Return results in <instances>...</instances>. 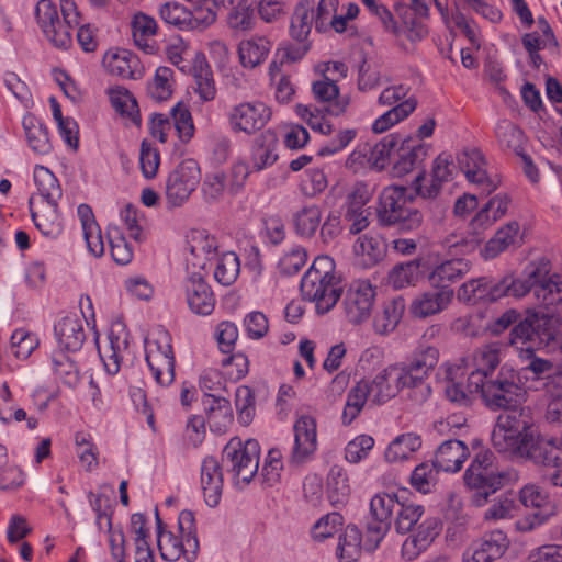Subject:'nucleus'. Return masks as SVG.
Masks as SVG:
<instances>
[{
    "label": "nucleus",
    "instance_id": "f257e3e1",
    "mask_svg": "<svg viewBox=\"0 0 562 562\" xmlns=\"http://www.w3.org/2000/svg\"><path fill=\"white\" fill-rule=\"evenodd\" d=\"M468 389L469 393H480L486 407L492 411L516 407L526 393L519 373L508 367H502L497 373L486 378L479 373L469 374Z\"/></svg>",
    "mask_w": 562,
    "mask_h": 562
},
{
    "label": "nucleus",
    "instance_id": "f03ea898",
    "mask_svg": "<svg viewBox=\"0 0 562 562\" xmlns=\"http://www.w3.org/2000/svg\"><path fill=\"white\" fill-rule=\"evenodd\" d=\"M304 300L315 303L317 313L329 312L341 295L335 262L329 256H318L305 272L300 285Z\"/></svg>",
    "mask_w": 562,
    "mask_h": 562
},
{
    "label": "nucleus",
    "instance_id": "7ed1b4c3",
    "mask_svg": "<svg viewBox=\"0 0 562 562\" xmlns=\"http://www.w3.org/2000/svg\"><path fill=\"white\" fill-rule=\"evenodd\" d=\"M413 198L405 187L390 186L379 195L375 214L381 226H396L400 232H416L424 223L423 213L409 206Z\"/></svg>",
    "mask_w": 562,
    "mask_h": 562
},
{
    "label": "nucleus",
    "instance_id": "20e7f679",
    "mask_svg": "<svg viewBox=\"0 0 562 562\" xmlns=\"http://www.w3.org/2000/svg\"><path fill=\"white\" fill-rule=\"evenodd\" d=\"M496 457L491 450H482L475 454L463 475V482L472 492L471 502L481 507L496 493L506 477L495 463Z\"/></svg>",
    "mask_w": 562,
    "mask_h": 562
},
{
    "label": "nucleus",
    "instance_id": "39448f33",
    "mask_svg": "<svg viewBox=\"0 0 562 562\" xmlns=\"http://www.w3.org/2000/svg\"><path fill=\"white\" fill-rule=\"evenodd\" d=\"M178 530L181 539H178L170 531L159 532L157 542L160 555L166 561H177L183 555L188 562H192L198 557L199 540L195 518L191 510L186 509L180 513Z\"/></svg>",
    "mask_w": 562,
    "mask_h": 562
},
{
    "label": "nucleus",
    "instance_id": "423d86ee",
    "mask_svg": "<svg viewBox=\"0 0 562 562\" xmlns=\"http://www.w3.org/2000/svg\"><path fill=\"white\" fill-rule=\"evenodd\" d=\"M507 411L497 417L492 431V443L497 451L515 456L522 446L525 435H532L535 430L522 409L514 407Z\"/></svg>",
    "mask_w": 562,
    "mask_h": 562
},
{
    "label": "nucleus",
    "instance_id": "0eeeda50",
    "mask_svg": "<svg viewBox=\"0 0 562 562\" xmlns=\"http://www.w3.org/2000/svg\"><path fill=\"white\" fill-rule=\"evenodd\" d=\"M260 447L257 440L248 439L244 443L233 438L224 447L222 461L233 474L236 483L248 484L259 468Z\"/></svg>",
    "mask_w": 562,
    "mask_h": 562
},
{
    "label": "nucleus",
    "instance_id": "6e6552de",
    "mask_svg": "<svg viewBox=\"0 0 562 562\" xmlns=\"http://www.w3.org/2000/svg\"><path fill=\"white\" fill-rule=\"evenodd\" d=\"M408 88L403 85L385 88L378 98V103L383 106H392L389 111L378 117L372 130L374 133H383L394 124L407 117L417 105L414 98H406Z\"/></svg>",
    "mask_w": 562,
    "mask_h": 562
},
{
    "label": "nucleus",
    "instance_id": "1a4fd4ad",
    "mask_svg": "<svg viewBox=\"0 0 562 562\" xmlns=\"http://www.w3.org/2000/svg\"><path fill=\"white\" fill-rule=\"evenodd\" d=\"M200 182V168L196 161L187 159L180 162L166 180L165 195L169 207L183 205Z\"/></svg>",
    "mask_w": 562,
    "mask_h": 562
},
{
    "label": "nucleus",
    "instance_id": "9d476101",
    "mask_svg": "<svg viewBox=\"0 0 562 562\" xmlns=\"http://www.w3.org/2000/svg\"><path fill=\"white\" fill-rule=\"evenodd\" d=\"M522 446L515 454L543 468H559L562 465V449L560 442L553 438L541 437L536 431L525 435Z\"/></svg>",
    "mask_w": 562,
    "mask_h": 562
},
{
    "label": "nucleus",
    "instance_id": "9b49d317",
    "mask_svg": "<svg viewBox=\"0 0 562 562\" xmlns=\"http://www.w3.org/2000/svg\"><path fill=\"white\" fill-rule=\"evenodd\" d=\"M439 360V350L436 347H425L413 353V356L405 362H400L397 366L405 373L406 380L412 389L419 387L423 397H427L430 393V387L424 384V381L429 376L430 372L435 369Z\"/></svg>",
    "mask_w": 562,
    "mask_h": 562
},
{
    "label": "nucleus",
    "instance_id": "f8f14e48",
    "mask_svg": "<svg viewBox=\"0 0 562 562\" xmlns=\"http://www.w3.org/2000/svg\"><path fill=\"white\" fill-rule=\"evenodd\" d=\"M270 109L260 101L243 102L234 105L228 114L233 131L248 135L261 130L270 120Z\"/></svg>",
    "mask_w": 562,
    "mask_h": 562
},
{
    "label": "nucleus",
    "instance_id": "ddd939ff",
    "mask_svg": "<svg viewBox=\"0 0 562 562\" xmlns=\"http://www.w3.org/2000/svg\"><path fill=\"white\" fill-rule=\"evenodd\" d=\"M375 291L368 281L353 282L346 292L344 310L347 319L360 324L371 315Z\"/></svg>",
    "mask_w": 562,
    "mask_h": 562
},
{
    "label": "nucleus",
    "instance_id": "4468645a",
    "mask_svg": "<svg viewBox=\"0 0 562 562\" xmlns=\"http://www.w3.org/2000/svg\"><path fill=\"white\" fill-rule=\"evenodd\" d=\"M405 373L397 363L390 364L379 372L369 386L371 390V402L376 405L384 404L395 397L401 390L411 387Z\"/></svg>",
    "mask_w": 562,
    "mask_h": 562
},
{
    "label": "nucleus",
    "instance_id": "2eb2a0df",
    "mask_svg": "<svg viewBox=\"0 0 562 562\" xmlns=\"http://www.w3.org/2000/svg\"><path fill=\"white\" fill-rule=\"evenodd\" d=\"M29 207L36 228L46 237L57 238L64 229L59 212V201L29 199Z\"/></svg>",
    "mask_w": 562,
    "mask_h": 562
},
{
    "label": "nucleus",
    "instance_id": "dca6fc26",
    "mask_svg": "<svg viewBox=\"0 0 562 562\" xmlns=\"http://www.w3.org/2000/svg\"><path fill=\"white\" fill-rule=\"evenodd\" d=\"M457 160L468 181L479 186L485 194L498 188L499 181L487 176L486 161L477 148H464L458 154Z\"/></svg>",
    "mask_w": 562,
    "mask_h": 562
},
{
    "label": "nucleus",
    "instance_id": "f3484780",
    "mask_svg": "<svg viewBox=\"0 0 562 562\" xmlns=\"http://www.w3.org/2000/svg\"><path fill=\"white\" fill-rule=\"evenodd\" d=\"M188 251L187 269L205 270L207 263L216 257L217 244L213 236L204 231H192L187 237Z\"/></svg>",
    "mask_w": 562,
    "mask_h": 562
},
{
    "label": "nucleus",
    "instance_id": "a211bd4d",
    "mask_svg": "<svg viewBox=\"0 0 562 562\" xmlns=\"http://www.w3.org/2000/svg\"><path fill=\"white\" fill-rule=\"evenodd\" d=\"M183 283L189 308L199 315H210L215 305L214 294L200 271L189 272Z\"/></svg>",
    "mask_w": 562,
    "mask_h": 562
},
{
    "label": "nucleus",
    "instance_id": "6ab92c4d",
    "mask_svg": "<svg viewBox=\"0 0 562 562\" xmlns=\"http://www.w3.org/2000/svg\"><path fill=\"white\" fill-rule=\"evenodd\" d=\"M294 447L290 461L302 464L311 458L317 447L316 422L311 416H301L294 424Z\"/></svg>",
    "mask_w": 562,
    "mask_h": 562
},
{
    "label": "nucleus",
    "instance_id": "aec40b11",
    "mask_svg": "<svg viewBox=\"0 0 562 562\" xmlns=\"http://www.w3.org/2000/svg\"><path fill=\"white\" fill-rule=\"evenodd\" d=\"M457 172L450 155L440 154L432 164L431 179L429 186H422L425 173H419L415 179L416 190L425 199L436 198L443 182L451 181Z\"/></svg>",
    "mask_w": 562,
    "mask_h": 562
},
{
    "label": "nucleus",
    "instance_id": "412c9836",
    "mask_svg": "<svg viewBox=\"0 0 562 562\" xmlns=\"http://www.w3.org/2000/svg\"><path fill=\"white\" fill-rule=\"evenodd\" d=\"M312 92L314 100L323 108L327 114L339 116L344 114L350 103L348 95H340L339 88L334 80L323 77L313 82Z\"/></svg>",
    "mask_w": 562,
    "mask_h": 562
},
{
    "label": "nucleus",
    "instance_id": "4be33fe9",
    "mask_svg": "<svg viewBox=\"0 0 562 562\" xmlns=\"http://www.w3.org/2000/svg\"><path fill=\"white\" fill-rule=\"evenodd\" d=\"M352 249L356 265L367 269L376 266L386 257L387 245L379 234L367 233L356 239Z\"/></svg>",
    "mask_w": 562,
    "mask_h": 562
},
{
    "label": "nucleus",
    "instance_id": "5701e85b",
    "mask_svg": "<svg viewBox=\"0 0 562 562\" xmlns=\"http://www.w3.org/2000/svg\"><path fill=\"white\" fill-rule=\"evenodd\" d=\"M103 66L111 75L124 79H139L144 75L139 58L127 49L106 52Z\"/></svg>",
    "mask_w": 562,
    "mask_h": 562
},
{
    "label": "nucleus",
    "instance_id": "b1692460",
    "mask_svg": "<svg viewBox=\"0 0 562 562\" xmlns=\"http://www.w3.org/2000/svg\"><path fill=\"white\" fill-rule=\"evenodd\" d=\"M278 137L268 130L257 136L252 143L247 165L254 172L271 167L278 160Z\"/></svg>",
    "mask_w": 562,
    "mask_h": 562
},
{
    "label": "nucleus",
    "instance_id": "393cba45",
    "mask_svg": "<svg viewBox=\"0 0 562 562\" xmlns=\"http://www.w3.org/2000/svg\"><path fill=\"white\" fill-rule=\"evenodd\" d=\"M537 311H543L542 318L562 322V277L537 288L533 292Z\"/></svg>",
    "mask_w": 562,
    "mask_h": 562
},
{
    "label": "nucleus",
    "instance_id": "a878e982",
    "mask_svg": "<svg viewBox=\"0 0 562 562\" xmlns=\"http://www.w3.org/2000/svg\"><path fill=\"white\" fill-rule=\"evenodd\" d=\"M201 486L205 503L210 507L218 505L223 491V473L214 457H206L201 467Z\"/></svg>",
    "mask_w": 562,
    "mask_h": 562
},
{
    "label": "nucleus",
    "instance_id": "bb28decb",
    "mask_svg": "<svg viewBox=\"0 0 562 562\" xmlns=\"http://www.w3.org/2000/svg\"><path fill=\"white\" fill-rule=\"evenodd\" d=\"M469 457V448L461 440H447L435 452L434 464L437 470L456 473L461 470Z\"/></svg>",
    "mask_w": 562,
    "mask_h": 562
},
{
    "label": "nucleus",
    "instance_id": "cd10ccee",
    "mask_svg": "<svg viewBox=\"0 0 562 562\" xmlns=\"http://www.w3.org/2000/svg\"><path fill=\"white\" fill-rule=\"evenodd\" d=\"M454 292L452 289H437L417 296L411 305V312L415 317L426 318L440 313L450 304Z\"/></svg>",
    "mask_w": 562,
    "mask_h": 562
},
{
    "label": "nucleus",
    "instance_id": "c85d7f7f",
    "mask_svg": "<svg viewBox=\"0 0 562 562\" xmlns=\"http://www.w3.org/2000/svg\"><path fill=\"white\" fill-rule=\"evenodd\" d=\"M471 263L464 258L448 259L438 265L429 274V282L436 289H450V284L469 273Z\"/></svg>",
    "mask_w": 562,
    "mask_h": 562
},
{
    "label": "nucleus",
    "instance_id": "c756f323",
    "mask_svg": "<svg viewBox=\"0 0 562 562\" xmlns=\"http://www.w3.org/2000/svg\"><path fill=\"white\" fill-rule=\"evenodd\" d=\"M55 334L59 346L69 351L79 350L86 340L83 321L77 315L63 317L55 325Z\"/></svg>",
    "mask_w": 562,
    "mask_h": 562
},
{
    "label": "nucleus",
    "instance_id": "7c9ffc66",
    "mask_svg": "<svg viewBox=\"0 0 562 562\" xmlns=\"http://www.w3.org/2000/svg\"><path fill=\"white\" fill-rule=\"evenodd\" d=\"M508 544L507 536L501 530H494L482 539L468 562H492L504 554Z\"/></svg>",
    "mask_w": 562,
    "mask_h": 562
},
{
    "label": "nucleus",
    "instance_id": "2f4dec72",
    "mask_svg": "<svg viewBox=\"0 0 562 562\" xmlns=\"http://www.w3.org/2000/svg\"><path fill=\"white\" fill-rule=\"evenodd\" d=\"M315 0H300L291 18L290 34L297 42L306 41L314 21Z\"/></svg>",
    "mask_w": 562,
    "mask_h": 562
},
{
    "label": "nucleus",
    "instance_id": "473e14b6",
    "mask_svg": "<svg viewBox=\"0 0 562 562\" xmlns=\"http://www.w3.org/2000/svg\"><path fill=\"white\" fill-rule=\"evenodd\" d=\"M270 49L271 43L262 36L241 41L238 46L240 64L244 67L255 68L267 58Z\"/></svg>",
    "mask_w": 562,
    "mask_h": 562
},
{
    "label": "nucleus",
    "instance_id": "72a5a7b5",
    "mask_svg": "<svg viewBox=\"0 0 562 562\" xmlns=\"http://www.w3.org/2000/svg\"><path fill=\"white\" fill-rule=\"evenodd\" d=\"M131 27L135 44L146 54H155V45L148 42V38L154 36L157 32L155 19L143 12H138L134 14Z\"/></svg>",
    "mask_w": 562,
    "mask_h": 562
},
{
    "label": "nucleus",
    "instance_id": "f704fd0d",
    "mask_svg": "<svg viewBox=\"0 0 562 562\" xmlns=\"http://www.w3.org/2000/svg\"><path fill=\"white\" fill-rule=\"evenodd\" d=\"M405 311V301L398 296L387 302L383 311L374 317L373 327L376 334L387 335L400 323Z\"/></svg>",
    "mask_w": 562,
    "mask_h": 562
},
{
    "label": "nucleus",
    "instance_id": "c9c22d12",
    "mask_svg": "<svg viewBox=\"0 0 562 562\" xmlns=\"http://www.w3.org/2000/svg\"><path fill=\"white\" fill-rule=\"evenodd\" d=\"M23 127L30 147L34 153L46 155L52 150L46 126L34 115L23 117Z\"/></svg>",
    "mask_w": 562,
    "mask_h": 562
},
{
    "label": "nucleus",
    "instance_id": "e433bc0d",
    "mask_svg": "<svg viewBox=\"0 0 562 562\" xmlns=\"http://www.w3.org/2000/svg\"><path fill=\"white\" fill-rule=\"evenodd\" d=\"M327 496L334 507L346 505L350 497L347 473L342 468L334 465L327 476Z\"/></svg>",
    "mask_w": 562,
    "mask_h": 562
},
{
    "label": "nucleus",
    "instance_id": "4c0bfd02",
    "mask_svg": "<svg viewBox=\"0 0 562 562\" xmlns=\"http://www.w3.org/2000/svg\"><path fill=\"white\" fill-rule=\"evenodd\" d=\"M33 178L37 188V193L34 195L37 199L59 201L63 198L59 181L48 168L40 165L35 166Z\"/></svg>",
    "mask_w": 562,
    "mask_h": 562
},
{
    "label": "nucleus",
    "instance_id": "58836bf2",
    "mask_svg": "<svg viewBox=\"0 0 562 562\" xmlns=\"http://www.w3.org/2000/svg\"><path fill=\"white\" fill-rule=\"evenodd\" d=\"M482 241L477 234L458 235L449 234L441 240V246L450 259L463 258L476 250Z\"/></svg>",
    "mask_w": 562,
    "mask_h": 562
},
{
    "label": "nucleus",
    "instance_id": "ea45409f",
    "mask_svg": "<svg viewBox=\"0 0 562 562\" xmlns=\"http://www.w3.org/2000/svg\"><path fill=\"white\" fill-rule=\"evenodd\" d=\"M420 447L422 439L418 435L402 434L389 445L384 456L389 462H400L409 459Z\"/></svg>",
    "mask_w": 562,
    "mask_h": 562
},
{
    "label": "nucleus",
    "instance_id": "a19ab883",
    "mask_svg": "<svg viewBox=\"0 0 562 562\" xmlns=\"http://www.w3.org/2000/svg\"><path fill=\"white\" fill-rule=\"evenodd\" d=\"M420 259L395 265L387 276V283L396 289L415 285L420 277Z\"/></svg>",
    "mask_w": 562,
    "mask_h": 562
},
{
    "label": "nucleus",
    "instance_id": "79ce46f5",
    "mask_svg": "<svg viewBox=\"0 0 562 562\" xmlns=\"http://www.w3.org/2000/svg\"><path fill=\"white\" fill-rule=\"evenodd\" d=\"M127 352V337L121 338L111 333L109 335V346L100 350V356L108 373L116 374L120 371L121 361Z\"/></svg>",
    "mask_w": 562,
    "mask_h": 562
},
{
    "label": "nucleus",
    "instance_id": "37998d69",
    "mask_svg": "<svg viewBox=\"0 0 562 562\" xmlns=\"http://www.w3.org/2000/svg\"><path fill=\"white\" fill-rule=\"evenodd\" d=\"M362 536L357 526L348 525L339 537L337 554L340 562H358L361 554Z\"/></svg>",
    "mask_w": 562,
    "mask_h": 562
},
{
    "label": "nucleus",
    "instance_id": "c03bdc74",
    "mask_svg": "<svg viewBox=\"0 0 562 562\" xmlns=\"http://www.w3.org/2000/svg\"><path fill=\"white\" fill-rule=\"evenodd\" d=\"M367 400L371 401L369 382L359 381L348 393L347 403L342 412V422L349 425L359 415Z\"/></svg>",
    "mask_w": 562,
    "mask_h": 562
},
{
    "label": "nucleus",
    "instance_id": "a18cd8bd",
    "mask_svg": "<svg viewBox=\"0 0 562 562\" xmlns=\"http://www.w3.org/2000/svg\"><path fill=\"white\" fill-rule=\"evenodd\" d=\"M424 514V506L412 501H400L394 515V527L396 532L405 535L412 531L413 527L420 520Z\"/></svg>",
    "mask_w": 562,
    "mask_h": 562
},
{
    "label": "nucleus",
    "instance_id": "49530a36",
    "mask_svg": "<svg viewBox=\"0 0 562 562\" xmlns=\"http://www.w3.org/2000/svg\"><path fill=\"white\" fill-rule=\"evenodd\" d=\"M518 232L519 224L517 222H510L499 228L495 236L486 243L482 252L484 258H495L502 251L506 250L515 243Z\"/></svg>",
    "mask_w": 562,
    "mask_h": 562
},
{
    "label": "nucleus",
    "instance_id": "de8ad7c7",
    "mask_svg": "<svg viewBox=\"0 0 562 562\" xmlns=\"http://www.w3.org/2000/svg\"><path fill=\"white\" fill-rule=\"evenodd\" d=\"M195 91L203 101H212L216 95L213 74L204 57H198L193 67Z\"/></svg>",
    "mask_w": 562,
    "mask_h": 562
},
{
    "label": "nucleus",
    "instance_id": "09e8293b",
    "mask_svg": "<svg viewBox=\"0 0 562 562\" xmlns=\"http://www.w3.org/2000/svg\"><path fill=\"white\" fill-rule=\"evenodd\" d=\"M112 106L122 115L128 116L134 123L139 124L140 116L136 99L123 87H114L109 90Z\"/></svg>",
    "mask_w": 562,
    "mask_h": 562
},
{
    "label": "nucleus",
    "instance_id": "8fccbe9b",
    "mask_svg": "<svg viewBox=\"0 0 562 562\" xmlns=\"http://www.w3.org/2000/svg\"><path fill=\"white\" fill-rule=\"evenodd\" d=\"M146 362L153 372L156 382L160 385H169L175 378V357L154 353L146 357Z\"/></svg>",
    "mask_w": 562,
    "mask_h": 562
},
{
    "label": "nucleus",
    "instance_id": "3c124183",
    "mask_svg": "<svg viewBox=\"0 0 562 562\" xmlns=\"http://www.w3.org/2000/svg\"><path fill=\"white\" fill-rule=\"evenodd\" d=\"M471 362L473 369L469 374L479 373L484 378L495 374L494 370L499 364L498 350L492 346H483L472 355Z\"/></svg>",
    "mask_w": 562,
    "mask_h": 562
},
{
    "label": "nucleus",
    "instance_id": "603ef678",
    "mask_svg": "<svg viewBox=\"0 0 562 562\" xmlns=\"http://www.w3.org/2000/svg\"><path fill=\"white\" fill-rule=\"evenodd\" d=\"M400 498L396 494H376L370 502L371 518L379 519L380 521L392 524L396 508L398 507Z\"/></svg>",
    "mask_w": 562,
    "mask_h": 562
},
{
    "label": "nucleus",
    "instance_id": "864d4df0",
    "mask_svg": "<svg viewBox=\"0 0 562 562\" xmlns=\"http://www.w3.org/2000/svg\"><path fill=\"white\" fill-rule=\"evenodd\" d=\"M395 12L403 23L402 33L413 43L419 42L428 34L426 25L417 18L413 16L407 5L404 3L395 4Z\"/></svg>",
    "mask_w": 562,
    "mask_h": 562
},
{
    "label": "nucleus",
    "instance_id": "5fc2aeb1",
    "mask_svg": "<svg viewBox=\"0 0 562 562\" xmlns=\"http://www.w3.org/2000/svg\"><path fill=\"white\" fill-rule=\"evenodd\" d=\"M524 277L531 283L533 291L543 284L558 280L561 276L551 273V262L546 258L531 261L524 269Z\"/></svg>",
    "mask_w": 562,
    "mask_h": 562
},
{
    "label": "nucleus",
    "instance_id": "6e6d98bb",
    "mask_svg": "<svg viewBox=\"0 0 562 562\" xmlns=\"http://www.w3.org/2000/svg\"><path fill=\"white\" fill-rule=\"evenodd\" d=\"M321 218L322 212L317 205H306L294 214L295 229L301 236L311 237L317 231Z\"/></svg>",
    "mask_w": 562,
    "mask_h": 562
},
{
    "label": "nucleus",
    "instance_id": "4d7b16f0",
    "mask_svg": "<svg viewBox=\"0 0 562 562\" xmlns=\"http://www.w3.org/2000/svg\"><path fill=\"white\" fill-rule=\"evenodd\" d=\"M239 259L235 252H226L218 258L214 269L215 280L225 286L235 282L239 274Z\"/></svg>",
    "mask_w": 562,
    "mask_h": 562
},
{
    "label": "nucleus",
    "instance_id": "13d9d810",
    "mask_svg": "<svg viewBox=\"0 0 562 562\" xmlns=\"http://www.w3.org/2000/svg\"><path fill=\"white\" fill-rule=\"evenodd\" d=\"M160 18L170 25L179 29L192 27L191 9H187L178 2H166L161 5Z\"/></svg>",
    "mask_w": 562,
    "mask_h": 562
},
{
    "label": "nucleus",
    "instance_id": "bf43d9fd",
    "mask_svg": "<svg viewBox=\"0 0 562 562\" xmlns=\"http://www.w3.org/2000/svg\"><path fill=\"white\" fill-rule=\"evenodd\" d=\"M438 471L434 461L418 464L411 475L412 486L424 494L431 492L437 482Z\"/></svg>",
    "mask_w": 562,
    "mask_h": 562
},
{
    "label": "nucleus",
    "instance_id": "052dcab7",
    "mask_svg": "<svg viewBox=\"0 0 562 562\" xmlns=\"http://www.w3.org/2000/svg\"><path fill=\"white\" fill-rule=\"evenodd\" d=\"M37 346L36 335L24 328H18L11 335V351L18 359L29 358Z\"/></svg>",
    "mask_w": 562,
    "mask_h": 562
},
{
    "label": "nucleus",
    "instance_id": "680f3d73",
    "mask_svg": "<svg viewBox=\"0 0 562 562\" xmlns=\"http://www.w3.org/2000/svg\"><path fill=\"white\" fill-rule=\"evenodd\" d=\"M172 70L168 67H159L156 70L153 81L147 87V92L151 99L161 102L167 100L171 93Z\"/></svg>",
    "mask_w": 562,
    "mask_h": 562
},
{
    "label": "nucleus",
    "instance_id": "e2e57ef3",
    "mask_svg": "<svg viewBox=\"0 0 562 562\" xmlns=\"http://www.w3.org/2000/svg\"><path fill=\"white\" fill-rule=\"evenodd\" d=\"M71 23L58 19L49 27L43 30L47 40L57 48L67 49L72 44V31L76 29Z\"/></svg>",
    "mask_w": 562,
    "mask_h": 562
},
{
    "label": "nucleus",
    "instance_id": "0e129e2a",
    "mask_svg": "<svg viewBox=\"0 0 562 562\" xmlns=\"http://www.w3.org/2000/svg\"><path fill=\"white\" fill-rule=\"evenodd\" d=\"M53 369L58 378L68 386H76L79 382V372L75 362L65 353L53 356Z\"/></svg>",
    "mask_w": 562,
    "mask_h": 562
},
{
    "label": "nucleus",
    "instance_id": "69168bd1",
    "mask_svg": "<svg viewBox=\"0 0 562 562\" xmlns=\"http://www.w3.org/2000/svg\"><path fill=\"white\" fill-rule=\"evenodd\" d=\"M171 116L179 138L183 143L189 142L194 134V125L189 109L182 103H178L172 108Z\"/></svg>",
    "mask_w": 562,
    "mask_h": 562
},
{
    "label": "nucleus",
    "instance_id": "338daca9",
    "mask_svg": "<svg viewBox=\"0 0 562 562\" xmlns=\"http://www.w3.org/2000/svg\"><path fill=\"white\" fill-rule=\"evenodd\" d=\"M402 150L403 153L393 166V171L398 177L411 172L426 157V149L422 145L415 146L408 150Z\"/></svg>",
    "mask_w": 562,
    "mask_h": 562
},
{
    "label": "nucleus",
    "instance_id": "774afa93",
    "mask_svg": "<svg viewBox=\"0 0 562 562\" xmlns=\"http://www.w3.org/2000/svg\"><path fill=\"white\" fill-rule=\"evenodd\" d=\"M487 299V281L485 278L473 279L463 283L458 290V300L468 304H476Z\"/></svg>",
    "mask_w": 562,
    "mask_h": 562
}]
</instances>
